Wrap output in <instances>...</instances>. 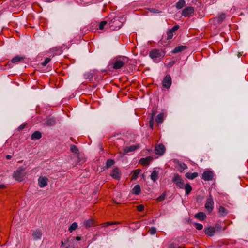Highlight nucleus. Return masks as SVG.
I'll list each match as a JSON object with an SVG mask.
<instances>
[{
    "instance_id": "10",
    "label": "nucleus",
    "mask_w": 248,
    "mask_h": 248,
    "mask_svg": "<svg viewBox=\"0 0 248 248\" xmlns=\"http://www.w3.org/2000/svg\"><path fill=\"white\" fill-rule=\"evenodd\" d=\"M165 152V147L162 144H159L155 147V153L156 155H162Z\"/></svg>"
},
{
    "instance_id": "22",
    "label": "nucleus",
    "mask_w": 248,
    "mask_h": 248,
    "mask_svg": "<svg viewBox=\"0 0 248 248\" xmlns=\"http://www.w3.org/2000/svg\"><path fill=\"white\" fill-rule=\"evenodd\" d=\"M198 176V173L197 172H194V173H190V172H187L185 174V176L190 180H192L196 178Z\"/></svg>"
},
{
    "instance_id": "18",
    "label": "nucleus",
    "mask_w": 248,
    "mask_h": 248,
    "mask_svg": "<svg viewBox=\"0 0 248 248\" xmlns=\"http://www.w3.org/2000/svg\"><path fill=\"white\" fill-rule=\"evenodd\" d=\"M139 145H132L128 147H126L124 149V152L127 153L128 152L135 151L136 149L139 148Z\"/></svg>"
},
{
    "instance_id": "1",
    "label": "nucleus",
    "mask_w": 248,
    "mask_h": 248,
    "mask_svg": "<svg viewBox=\"0 0 248 248\" xmlns=\"http://www.w3.org/2000/svg\"><path fill=\"white\" fill-rule=\"evenodd\" d=\"M129 61V58L126 56H118L113 59L112 68L115 70L119 69L126 65Z\"/></svg>"
},
{
    "instance_id": "33",
    "label": "nucleus",
    "mask_w": 248,
    "mask_h": 248,
    "mask_svg": "<svg viewBox=\"0 0 248 248\" xmlns=\"http://www.w3.org/2000/svg\"><path fill=\"white\" fill-rule=\"evenodd\" d=\"M184 188L186 194H189L192 190V187L189 184H186L185 185H184Z\"/></svg>"
},
{
    "instance_id": "20",
    "label": "nucleus",
    "mask_w": 248,
    "mask_h": 248,
    "mask_svg": "<svg viewBox=\"0 0 248 248\" xmlns=\"http://www.w3.org/2000/svg\"><path fill=\"white\" fill-rule=\"evenodd\" d=\"M186 46H179L176 47L172 52L173 53H177L184 50L185 49H186Z\"/></svg>"
},
{
    "instance_id": "34",
    "label": "nucleus",
    "mask_w": 248,
    "mask_h": 248,
    "mask_svg": "<svg viewBox=\"0 0 248 248\" xmlns=\"http://www.w3.org/2000/svg\"><path fill=\"white\" fill-rule=\"evenodd\" d=\"M179 171L180 172H182L184 170L186 169L187 168V165L184 163H180L179 164Z\"/></svg>"
},
{
    "instance_id": "2",
    "label": "nucleus",
    "mask_w": 248,
    "mask_h": 248,
    "mask_svg": "<svg viewBox=\"0 0 248 248\" xmlns=\"http://www.w3.org/2000/svg\"><path fill=\"white\" fill-rule=\"evenodd\" d=\"M150 57L154 60H160L164 56V53L160 49H154L150 51Z\"/></svg>"
},
{
    "instance_id": "52",
    "label": "nucleus",
    "mask_w": 248,
    "mask_h": 248,
    "mask_svg": "<svg viewBox=\"0 0 248 248\" xmlns=\"http://www.w3.org/2000/svg\"><path fill=\"white\" fill-rule=\"evenodd\" d=\"M168 248H174V247L173 245H171Z\"/></svg>"
},
{
    "instance_id": "29",
    "label": "nucleus",
    "mask_w": 248,
    "mask_h": 248,
    "mask_svg": "<svg viewBox=\"0 0 248 248\" xmlns=\"http://www.w3.org/2000/svg\"><path fill=\"white\" fill-rule=\"evenodd\" d=\"M225 17V14L222 13L216 18L217 22L219 24L221 23L224 20Z\"/></svg>"
},
{
    "instance_id": "31",
    "label": "nucleus",
    "mask_w": 248,
    "mask_h": 248,
    "mask_svg": "<svg viewBox=\"0 0 248 248\" xmlns=\"http://www.w3.org/2000/svg\"><path fill=\"white\" fill-rule=\"evenodd\" d=\"M78 225L77 223L74 222L69 227L68 230L70 232H72L73 231L77 229L78 228Z\"/></svg>"
},
{
    "instance_id": "51",
    "label": "nucleus",
    "mask_w": 248,
    "mask_h": 248,
    "mask_svg": "<svg viewBox=\"0 0 248 248\" xmlns=\"http://www.w3.org/2000/svg\"><path fill=\"white\" fill-rule=\"evenodd\" d=\"M242 55V54L240 52H239L238 54V57H240Z\"/></svg>"
},
{
    "instance_id": "45",
    "label": "nucleus",
    "mask_w": 248,
    "mask_h": 248,
    "mask_svg": "<svg viewBox=\"0 0 248 248\" xmlns=\"http://www.w3.org/2000/svg\"><path fill=\"white\" fill-rule=\"evenodd\" d=\"M137 208L139 211L141 212L144 210V207L143 205L140 204V205H139L138 206H137Z\"/></svg>"
},
{
    "instance_id": "38",
    "label": "nucleus",
    "mask_w": 248,
    "mask_h": 248,
    "mask_svg": "<svg viewBox=\"0 0 248 248\" xmlns=\"http://www.w3.org/2000/svg\"><path fill=\"white\" fill-rule=\"evenodd\" d=\"M149 232L151 234L154 235L156 233V229L155 227H152L149 229Z\"/></svg>"
},
{
    "instance_id": "36",
    "label": "nucleus",
    "mask_w": 248,
    "mask_h": 248,
    "mask_svg": "<svg viewBox=\"0 0 248 248\" xmlns=\"http://www.w3.org/2000/svg\"><path fill=\"white\" fill-rule=\"evenodd\" d=\"M70 150L72 152L75 154H78V149L77 146L74 145H71L70 146Z\"/></svg>"
},
{
    "instance_id": "43",
    "label": "nucleus",
    "mask_w": 248,
    "mask_h": 248,
    "mask_svg": "<svg viewBox=\"0 0 248 248\" xmlns=\"http://www.w3.org/2000/svg\"><path fill=\"white\" fill-rule=\"evenodd\" d=\"M166 195L165 194L160 196L159 197L157 198V200L158 202H161L162 201H163L165 198Z\"/></svg>"
},
{
    "instance_id": "30",
    "label": "nucleus",
    "mask_w": 248,
    "mask_h": 248,
    "mask_svg": "<svg viewBox=\"0 0 248 248\" xmlns=\"http://www.w3.org/2000/svg\"><path fill=\"white\" fill-rule=\"evenodd\" d=\"M115 162L114 160L112 159H108L106 163V168L108 169L110 168L111 166L114 165Z\"/></svg>"
},
{
    "instance_id": "40",
    "label": "nucleus",
    "mask_w": 248,
    "mask_h": 248,
    "mask_svg": "<svg viewBox=\"0 0 248 248\" xmlns=\"http://www.w3.org/2000/svg\"><path fill=\"white\" fill-rule=\"evenodd\" d=\"M194 226L198 230H201L203 228V226L202 224L195 223Z\"/></svg>"
},
{
    "instance_id": "25",
    "label": "nucleus",
    "mask_w": 248,
    "mask_h": 248,
    "mask_svg": "<svg viewBox=\"0 0 248 248\" xmlns=\"http://www.w3.org/2000/svg\"><path fill=\"white\" fill-rule=\"evenodd\" d=\"M195 217L200 220H203L206 217V215L203 212H200L195 214Z\"/></svg>"
},
{
    "instance_id": "15",
    "label": "nucleus",
    "mask_w": 248,
    "mask_h": 248,
    "mask_svg": "<svg viewBox=\"0 0 248 248\" xmlns=\"http://www.w3.org/2000/svg\"><path fill=\"white\" fill-rule=\"evenodd\" d=\"M25 59V57L24 56L17 55L11 60V62L13 63H17L24 60Z\"/></svg>"
},
{
    "instance_id": "54",
    "label": "nucleus",
    "mask_w": 248,
    "mask_h": 248,
    "mask_svg": "<svg viewBox=\"0 0 248 248\" xmlns=\"http://www.w3.org/2000/svg\"><path fill=\"white\" fill-rule=\"evenodd\" d=\"M61 243H62V246L63 245L64 243L63 241H62L61 242Z\"/></svg>"
},
{
    "instance_id": "24",
    "label": "nucleus",
    "mask_w": 248,
    "mask_h": 248,
    "mask_svg": "<svg viewBox=\"0 0 248 248\" xmlns=\"http://www.w3.org/2000/svg\"><path fill=\"white\" fill-rule=\"evenodd\" d=\"M186 5V1L184 0H179L176 4V8L179 10L184 7Z\"/></svg>"
},
{
    "instance_id": "12",
    "label": "nucleus",
    "mask_w": 248,
    "mask_h": 248,
    "mask_svg": "<svg viewBox=\"0 0 248 248\" xmlns=\"http://www.w3.org/2000/svg\"><path fill=\"white\" fill-rule=\"evenodd\" d=\"M214 173L211 171H205L202 174V178L205 181H211L213 179Z\"/></svg>"
},
{
    "instance_id": "5",
    "label": "nucleus",
    "mask_w": 248,
    "mask_h": 248,
    "mask_svg": "<svg viewBox=\"0 0 248 248\" xmlns=\"http://www.w3.org/2000/svg\"><path fill=\"white\" fill-rule=\"evenodd\" d=\"M24 170L22 168H19L16 170L13 174V177L17 181L21 182L23 180V174Z\"/></svg>"
},
{
    "instance_id": "9",
    "label": "nucleus",
    "mask_w": 248,
    "mask_h": 248,
    "mask_svg": "<svg viewBox=\"0 0 248 248\" xmlns=\"http://www.w3.org/2000/svg\"><path fill=\"white\" fill-rule=\"evenodd\" d=\"M38 181L39 187L43 188L47 185L48 179L46 177L40 176L39 177Z\"/></svg>"
},
{
    "instance_id": "55",
    "label": "nucleus",
    "mask_w": 248,
    "mask_h": 248,
    "mask_svg": "<svg viewBox=\"0 0 248 248\" xmlns=\"http://www.w3.org/2000/svg\"><path fill=\"white\" fill-rule=\"evenodd\" d=\"M1 14V12L0 11V15Z\"/></svg>"
},
{
    "instance_id": "27",
    "label": "nucleus",
    "mask_w": 248,
    "mask_h": 248,
    "mask_svg": "<svg viewBox=\"0 0 248 248\" xmlns=\"http://www.w3.org/2000/svg\"><path fill=\"white\" fill-rule=\"evenodd\" d=\"M141 171V170L140 169H136L133 171L132 175L131 176V180H136L138 177V176Z\"/></svg>"
},
{
    "instance_id": "19",
    "label": "nucleus",
    "mask_w": 248,
    "mask_h": 248,
    "mask_svg": "<svg viewBox=\"0 0 248 248\" xmlns=\"http://www.w3.org/2000/svg\"><path fill=\"white\" fill-rule=\"evenodd\" d=\"M42 137L41 133L39 131H35L34 132L31 136V139L34 140H39Z\"/></svg>"
},
{
    "instance_id": "47",
    "label": "nucleus",
    "mask_w": 248,
    "mask_h": 248,
    "mask_svg": "<svg viewBox=\"0 0 248 248\" xmlns=\"http://www.w3.org/2000/svg\"><path fill=\"white\" fill-rule=\"evenodd\" d=\"M26 124H23V125H21L19 126V128L20 129H21H21H23V128H24L26 127Z\"/></svg>"
},
{
    "instance_id": "14",
    "label": "nucleus",
    "mask_w": 248,
    "mask_h": 248,
    "mask_svg": "<svg viewBox=\"0 0 248 248\" xmlns=\"http://www.w3.org/2000/svg\"><path fill=\"white\" fill-rule=\"evenodd\" d=\"M204 232L206 235L209 236H213L215 234V230L214 227L210 226L205 229Z\"/></svg>"
},
{
    "instance_id": "4",
    "label": "nucleus",
    "mask_w": 248,
    "mask_h": 248,
    "mask_svg": "<svg viewBox=\"0 0 248 248\" xmlns=\"http://www.w3.org/2000/svg\"><path fill=\"white\" fill-rule=\"evenodd\" d=\"M214 201L211 194H209L205 204V207L209 213H211L214 209Z\"/></svg>"
},
{
    "instance_id": "16",
    "label": "nucleus",
    "mask_w": 248,
    "mask_h": 248,
    "mask_svg": "<svg viewBox=\"0 0 248 248\" xmlns=\"http://www.w3.org/2000/svg\"><path fill=\"white\" fill-rule=\"evenodd\" d=\"M56 124V121L54 118H48L46 119L45 124L48 126H53Z\"/></svg>"
},
{
    "instance_id": "23",
    "label": "nucleus",
    "mask_w": 248,
    "mask_h": 248,
    "mask_svg": "<svg viewBox=\"0 0 248 248\" xmlns=\"http://www.w3.org/2000/svg\"><path fill=\"white\" fill-rule=\"evenodd\" d=\"M155 120L158 124H162L164 120V114L161 113L158 114Z\"/></svg>"
},
{
    "instance_id": "8",
    "label": "nucleus",
    "mask_w": 248,
    "mask_h": 248,
    "mask_svg": "<svg viewBox=\"0 0 248 248\" xmlns=\"http://www.w3.org/2000/svg\"><path fill=\"white\" fill-rule=\"evenodd\" d=\"M194 12V9L193 7L188 6L184 9L182 12V16L189 17Z\"/></svg>"
},
{
    "instance_id": "39",
    "label": "nucleus",
    "mask_w": 248,
    "mask_h": 248,
    "mask_svg": "<svg viewBox=\"0 0 248 248\" xmlns=\"http://www.w3.org/2000/svg\"><path fill=\"white\" fill-rule=\"evenodd\" d=\"M51 59L50 58L47 57L46 58L44 61L42 62V64L43 66H45L47 65V64L50 61Z\"/></svg>"
},
{
    "instance_id": "11",
    "label": "nucleus",
    "mask_w": 248,
    "mask_h": 248,
    "mask_svg": "<svg viewBox=\"0 0 248 248\" xmlns=\"http://www.w3.org/2000/svg\"><path fill=\"white\" fill-rule=\"evenodd\" d=\"M157 112L156 109L155 108H153L152 110V113L150 114V118H149V126L151 129H153L154 127V116Z\"/></svg>"
},
{
    "instance_id": "28",
    "label": "nucleus",
    "mask_w": 248,
    "mask_h": 248,
    "mask_svg": "<svg viewBox=\"0 0 248 248\" xmlns=\"http://www.w3.org/2000/svg\"><path fill=\"white\" fill-rule=\"evenodd\" d=\"M219 213L222 216H225L228 213V210L223 206L219 208Z\"/></svg>"
},
{
    "instance_id": "53",
    "label": "nucleus",
    "mask_w": 248,
    "mask_h": 248,
    "mask_svg": "<svg viewBox=\"0 0 248 248\" xmlns=\"http://www.w3.org/2000/svg\"><path fill=\"white\" fill-rule=\"evenodd\" d=\"M216 227L217 228V230H218V228L219 229H220V228L219 227H217V225H216Z\"/></svg>"
},
{
    "instance_id": "46",
    "label": "nucleus",
    "mask_w": 248,
    "mask_h": 248,
    "mask_svg": "<svg viewBox=\"0 0 248 248\" xmlns=\"http://www.w3.org/2000/svg\"><path fill=\"white\" fill-rule=\"evenodd\" d=\"M70 239H71V240H74L76 239L77 241H79L81 240V237L79 236H77L76 237L72 236L71 237Z\"/></svg>"
},
{
    "instance_id": "13",
    "label": "nucleus",
    "mask_w": 248,
    "mask_h": 248,
    "mask_svg": "<svg viewBox=\"0 0 248 248\" xmlns=\"http://www.w3.org/2000/svg\"><path fill=\"white\" fill-rule=\"evenodd\" d=\"M121 173L119 169L117 168H114L111 173L110 174V176L113 177L114 179L116 180H120L121 178Z\"/></svg>"
},
{
    "instance_id": "48",
    "label": "nucleus",
    "mask_w": 248,
    "mask_h": 248,
    "mask_svg": "<svg viewBox=\"0 0 248 248\" xmlns=\"http://www.w3.org/2000/svg\"><path fill=\"white\" fill-rule=\"evenodd\" d=\"M6 187L3 184H0V189H4Z\"/></svg>"
},
{
    "instance_id": "26",
    "label": "nucleus",
    "mask_w": 248,
    "mask_h": 248,
    "mask_svg": "<svg viewBox=\"0 0 248 248\" xmlns=\"http://www.w3.org/2000/svg\"><path fill=\"white\" fill-rule=\"evenodd\" d=\"M141 189L139 185H136L132 189V193L138 195L140 193Z\"/></svg>"
},
{
    "instance_id": "3",
    "label": "nucleus",
    "mask_w": 248,
    "mask_h": 248,
    "mask_svg": "<svg viewBox=\"0 0 248 248\" xmlns=\"http://www.w3.org/2000/svg\"><path fill=\"white\" fill-rule=\"evenodd\" d=\"M172 181L177 187L181 189L184 188V181L181 178V176L178 174H175Z\"/></svg>"
},
{
    "instance_id": "49",
    "label": "nucleus",
    "mask_w": 248,
    "mask_h": 248,
    "mask_svg": "<svg viewBox=\"0 0 248 248\" xmlns=\"http://www.w3.org/2000/svg\"><path fill=\"white\" fill-rule=\"evenodd\" d=\"M152 12L154 13H159L158 10L155 9H152L151 10Z\"/></svg>"
},
{
    "instance_id": "21",
    "label": "nucleus",
    "mask_w": 248,
    "mask_h": 248,
    "mask_svg": "<svg viewBox=\"0 0 248 248\" xmlns=\"http://www.w3.org/2000/svg\"><path fill=\"white\" fill-rule=\"evenodd\" d=\"M158 171L154 170L151 174V179L154 182L156 181L158 178Z\"/></svg>"
},
{
    "instance_id": "7",
    "label": "nucleus",
    "mask_w": 248,
    "mask_h": 248,
    "mask_svg": "<svg viewBox=\"0 0 248 248\" xmlns=\"http://www.w3.org/2000/svg\"><path fill=\"white\" fill-rule=\"evenodd\" d=\"M172 83L171 78L170 75H167L163 78L162 81V85L163 87L169 89Z\"/></svg>"
},
{
    "instance_id": "35",
    "label": "nucleus",
    "mask_w": 248,
    "mask_h": 248,
    "mask_svg": "<svg viewBox=\"0 0 248 248\" xmlns=\"http://www.w3.org/2000/svg\"><path fill=\"white\" fill-rule=\"evenodd\" d=\"M173 33L174 32L169 30L167 32L166 39L170 40L172 39L173 36Z\"/></svg>"
},
{
    "instance_id": "56",
    "label": "nucleus",
    "mask_w": 248,
    "mask_h": 248,
    "mask_svg": "<svg viewBox=\"0 0 248 248\" xmlns=\"http://www.w3.org/2000/svg\"><path fill=\"white\" fill-rule=\"evenodd\" d=\"M66 248H68V247H66Z\"/></svg>"
},
{
    "instance_id": "42",
    "label": "nucleus",
    "mask_w": 248,
    "mask_h": 248,
    "mask_svg": "<svg viewBox=\"0 0 248 248\" xmlns=\"http://www.w3.org/2000/svg\"><path fill=\"white\" fill-rule=\"evenodd\" d=\"M119 223V222H106V223H104L103 226L106 227V226L110 225L117 224Z\"/></svg>"
},
{
    "instance_id": "32",
    "label": "nucleus",
    "mask_w": 248,
    "mask_h": 248,
    "mask_svg": "<svg viewBox=\"0 0 248 248\" xmlns=\"http://www.w3.org/2000/svg\"><path fill=\"white\" fill-rule=\"evenodd\" d=\"M151 161L150 157H147L146 158H142L140 160L141 163L143 165H147L149 164Z\"/></svg>"
},
{
    "instance_id": "17",
    "label": "nucleus",
    "mask_w": 248,
    "mask_h": 248,
    "mask_svg": "<svg viewBox=\"0 0 248 248\" xmlns=\"http://www.w3.org/2000/svg\"><path fill=\"white\" fill-rule=\"evenodd\" d=\"M94 221L93 219H89L85 220L83 222V225L86 228H88L94 226Z\"/></svg>"
},
{
    "instance_id": "37",
    "label": "nucleus",
    "mask_w": 248,
    "mask_h": 248,
    "mask_svg": "<svg viewBox=\"0 0 248 248\" xmlns=\"http://www.w3.org/2000/svg\"><path fill=\"white\" fill-rule=\"evenodd\" d=\"M93 74L92 73H90V72L87 73L85 74V75H84V78L86 79H88L90 80L93 79Z\"/></svg>"
},
{
    "instance_id": "44",
    "label": "nucleus",
    "mask_w": 248,
    "mask_h": 248,
    "mask_svg": "<svg viewBox=\"0 0 248 248\" xmlns=\"http://www.w3.org/2000/svg\"><path fill=\"white\" fill-rule=\"evenodd\" d=\"M179 28V26L178 25H176L174 26L171 29H170L171 31H172L173 32H174L175 31H176Z\"/></svg>"
},
{
    "instance_id": "6",
    "label": "nucleus",
    "mask_w": 248,
    "mask_h": 248,
    "mask_svg": "<svg viewBox=\"0 0 248 248\" xmlns=\"http://www.w3.org/2000/svg\"><path fill=\"white\" fill-rule=\"evenodd\" d=\"M32 237L34 241H37L41 239L43 232L41 230L36 229L31 231Z\"/></svg>"
},
{
    "instance_id": "41",
    "label": "nucleus",
    "mask_w": 248,
    "mask_h": 248,
    "mask_svg": "<svg viewBox=\"0 0 248 248\" xmlns=\"http://www.w3.org/2000/svg\"><path fill=\"white\" fill-rule=\"evenodd\" d=\"M107 24V22L106 21H102L100 23L99 25V29L100 30H103L104 28V26Z\"/></svg>"
},
{
    "instance_id": "50",
    "label": "nucleus",
    "mask_w": 248,
    "mask_h": 248,
    "mask_svg": "<svg viewBox=\"0 0 248 248\" xmlns=\"http://www.w3.org/2000/svg\"><path fill=\"white\" fill-rule=\"evenodd\" d=\"M11 157H12V156L10 155H7L6 156V158L7 159H10L11 158Z\"/></svg>"
}]
</instances>
